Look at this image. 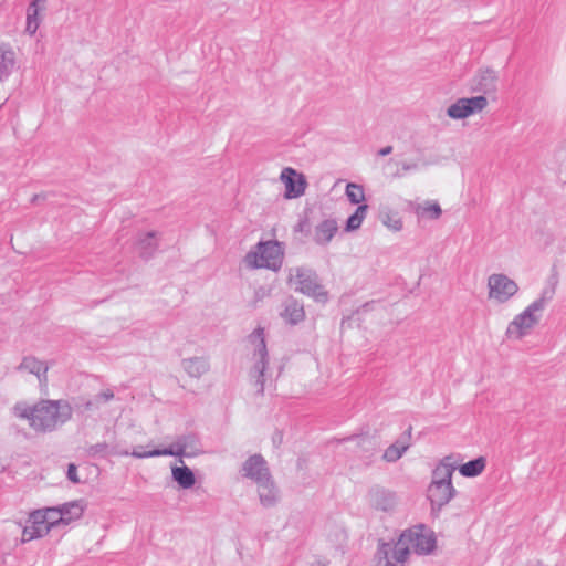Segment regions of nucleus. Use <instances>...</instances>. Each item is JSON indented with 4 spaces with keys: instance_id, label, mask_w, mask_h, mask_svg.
Returning a JSON list of instances; mask_svg holds the SVG:
<instances>
[{
    "instance_id": "1",
    "label": "nucleus",
    "mask_w": 566,
    "mask_h": 566,
    "mask_svg": "<svg viewBox=\"0 0 566 566\" xmlns=\"http://www.w3.org/2000/svg\"><path fill=\"white\" fill-rule=\"evenodd\" d=\"M436 548L432 531L419 524L401 533L396 543H381L377 556L378 566H403L411 551L418 555L430 554Z\"/></svg>"
},
{
    "instance_id": "2",
    "label": "nucleus",
    "mask_w": 566,
    "mask_h": 566,
    "mask_svg": "<svg viewBox=\"0 0 566 566\" xmlns=\"http://www.w3.org/2000/svg\"><path fill=\"white\" fill-rule=\"evenodd\" d=\"M14 412L18 417L29 420L30 426L36 431H52L57 424L66 422L72 417L71 406L62 400H45L28 407L15 405Z\"/></svg>"
},
{
    "instance_id": "3",
    "label": "nucleus",
    "mask_w": 566,
    "mask_h": 566,
    "mask_svg": "<svg viewBox=\"0 0 566 566\" xmlns=\"http://www.w3.org/2000/svg\"><path fill=\"white\" fill-rule=\"evenodd\" d=\"M555 294L554 285L543 290L541 296L533 301L522 313L516 315L509 324L506 335L510 338L521 339L539 323L544 310Z\"/></svg>"
},
{
    "instance_id": "4",
    "label": "nucleus",
    "mask_w": 566,
    "mask_h": 566,
    "mask_svg": "<svg viewBox=\"0 0 566 566\" xmlns=\"http://www.w3.org/2000/svg\"><path fill=\"white\" fill-rule=\"evenodd\" d=\"M284 260L283 244L275 240L259 242L254 250L245 255V264L253 269H269L277 271Z\"/></svg>"
},
{
    "instance_id": "5",
    "label": "nucleus",
    "mask_w": 566,
    "mask_h": 566,
    "mask_svg": "<svg viewBox=\"0 0 566 566\" xmlns=\"http://www.w3.org/2000/svg\"><path fill=\"white\" fill-rule=\"evenodd\" d=\"M248 343L252 347V359L254 361L251 374L255 377L258 392L262 394L265 384V370L268 366V348L263 327H256L249 336Z\"/></svg>"
},
{
    "instance_id": "6",
    "label": "nucleus",
    "mask_w": 566,
    "mask_h": 566,
    "mask_svg": "<svg viewBox=\"0 0 566 566\" xmlns=\"http://www.w3.org/2000/svg\"><path fill=\"white\" fill-rule=\"evenodd\" d=\"M202 452L201 442L198 434L190 432L180 434L167 448L153 449L148 455H170L193 458Z\"/></svg>"
},
{
    "instance_id": "7",
    "label": "nucleus",
    "mask_w": 566,
    "mask_h": 566,
    "mask_svg": "<svg viewBox=\"0 0 566 566\" xmlns=\"http://www.w3.org/2000/svg\"><path fill=\"white\" fill-rule=\"evenodd\" d=\"M50 513H55L54 509H46L45 511H34L29 515L27 525L22 531V542H30L35 538L42 537L50 532L55 525L52 521Z\"/></svg>"
},
{
    "instance_id": "8",
    "label": "nucleus",
    "mask_w": 566,
    "mask_h": 566,
    "mask_svg": "<svg viewBox=\"0 0 566 566\" xmlns=\"http://www.w3.org/2000/svg\"><path fill=\"white\" fill-rule=\"evenodd\" d=\"M486 105L488 99L484 96L461 98L448 108V115L455 119L465 118L470 115L483 111Z\"/></svg>"
},
{
    "instance_id": "9",
    "label": "nucleus",
    "mask_w": 566,
    "mask_h": 566,
    "mask_svg": "<svg viewBox=\"0 0 566 566\" xmlns=\"http://www.w3.org/2000/svg\"><path fill=\"white\" fill-rule=\"evenodd\" d=\"M280 178L285 186V198H298L305 192V177L302 174H298L295 169L290 167L284 168L281 172Z\"/></svg>"
},
{
    "instance_id": "10",
    "label": "nucleus",
    "mask_w": 566,
    "mask_h": 566,
    "mask_svg": "<svg viewBox=\"0 0 566 566\" xmlns=\"http://www.w3.org/2000/svg\"><path fill=\"white\" fill-rule=\"evenodd\" d=\"M242 475L251 479L255 483L270 476L266 461L261 454H253L249 457L242 464Z\"/></svg>"
},
{
    "instance_id": "11",
    "label": "nucleus",
    "mask_w": 566,
    "mask_h": 566,
    "mask_svg": "<svg viewBox=\"0 0 566 566\" xmlns=\"http://www.w3.org/2000/svg\"><path fill=\"white\" fill-rule=\"evenodd\" d=\"M455 490L453 485L431 483L428 489V499L431 502L432 511H440L453 497Z\"/></svg>"
},
{
    "instance_id": "12",
    "label": "nucleus",
    "mask_w": 566,
    "mask_h": 566,
    "mask_svg": "<svg viewBox=\"0 0 566 566\" xmlns=\"http://www.w3.org/2000/svg\"><path fill=\"white\" fill-rule=\"evenodd\" d=\"M17 370L28 371L32 375H35L40 384H44L48 380L49 366L34 356L23 357L20 365L17 367Z\"/></svg>"
},
{
    "instance_id": "13",
    "label": "nucleus",
    "mask_w": 566,
    "mask_h": 566,
    "mask_svg": "<svg viewBox=\"0 0 566 566\" xmlns=\"http://www.w3.org/2000/svg\"><path fill=\"white\" fill-rule=\"evenodd\" d=\"M55 513H50L52 521L56 523L69 524L72 520L78 518L83 514V507L77 502L65 503Z\"/></svg>"
},
{
    "instance_id": "14",
    "label": "nucleus",
    "mask_w": 566,
    "mask_h": 566,
    "mask_svg": "<svg viewBox=\"0 0 566 566\" xmlns=\"http://www.w3.org/2000/svg\"><path fill=\"white\" fill-rule=\"evenodd\" d=\"M411 427L401 434V437L391 446H389L384 452V460L387 462H396L402 454L408 450L410 446Z\"/></svg>"
},
{
    "instance_id": "15",
    "label": "nucleus",
    "mask_w": 566,
    "mask_h": 566,
    "mask_svg": "<svg viewBox=\"0 0 566 566\" xmlns=\"http://www.w3.org/2000/svg\"><path fill=\"white\" fill-rule=\"evenodd\" d=\"M369 499L370 503L381 511H389L395 505V494L384 488H373L369 491Z\"/></svg>"
},
{
    "instance_id": "16",
    "label": "nucleus",
    "mask_w": 566,
    "mask_h": 566,
    "mask_svg": "<svg viewBox=\"0 0 566 566\" xmlns=\"http://www.w3.org/2000/svg\"><path fill=\"white\" fill-rule=\"evenodd\" d=\"M260 502L263 506H273L277 501V491L271 475L256 483Z\"/></svg>"
},
{
    "instance_id": "17",
    "label": "nucleus",
    "mask_w": 566,
    "mask_h": 566,
    "mask_svg": "<svg viewBox=\"0 0 566 566\" xmlns=\"http://www.w3.org/2000/svg\"><path fill=\"white\" fill-rule=\"evenodd\" d=\"M281 315L291 325H296L305 317L304 306L294 298H287Z\"/></svg>"
},
{
    "instance_id": "18",
    "label": "nucleus",
    "mask_w": 566,
    "mask_h": 566,
    "mask_svg": "<svg viewBox=\"0 0 566 566\" xmlns=\"http://www.w3.org/2000/svg\"><path fill=\"white\" fill-rule=\"evenodd\" d=\"M455 465L451 462V458H444L432 472L431 483H441L452 485V474Z\"/></svg>"
},
{
    "instance_id": "19",
    "label": "nucleus",
    "mask_w": 566,
    "mask_h": 566,
    "mask_svg": "<svg viewBox=\"0 0 566 566\" xmlns=\"http://www.w3.org/2000/svg\"><path fill=\"white\" fill-rule=\"evenodd\" d=\"M182 367L190 377L199 378L209 370L210 364L205 357H192L184 359Z\"/></svg>"
},
{
    "instance_id": "20",
    "label": "nucleus",
    "mask_w": 566,
    "mask_h": 566,
    "mask_svg": "<svg viewBox=\"0 0 566 566\" xmlns=\"http://www.w3.org/2000/svg\"><path fill=\"white\" fill-rule=\"evenodd\" d=\"M171 476L172 480L181 488V489H190L196 483L195 473L187 465H175L171 468Z\"/></svg>"
},
{
    "instance_id": "21",
    "label": "nucleus",
    "mask_w": 566,
    "mask_h": 566,
    "mask_svg": "<svg viewBox=\"0 0 566 566\" xmlns=\"http://www.w3.org/2000/svg\"><path fill=\"white\" fill-rule=\"evenodd\" d=\"M337 230L338 227L335 220H324L316 227L314 240L318 244H326L331 242Z\"/></svg>"
},
{
    "instance_id": "22",
    "label": "nucleus",
    "mask_w": 566,
    "mask_h": 566,
    "mask_svg": "<svg viewBox=\"0 0 566 566\" xmlns=\"http://www.w3.org/2000/svg\"><path fill=\"white\" fill-rule=\"evenodd\" d=\"M518 285H489V298L497 304L506 302L517 292Z\"/></svg>"
},
{
    "instance_id": "23",
    "label": "nucleus",
    "mask_w": 566,
    "mask_h": 566,
    "mask_svg": "<svg viewBox=\"0 0 566 566\" xmlns=\"http://www.w3.org/2000/svg\"><path fill=\"white\" fill-rule=\"evenodd\" d=\"M486 461L483 457H478L459 467V472L465 478H475L485 469Z\"/></svg>"
},
{
    "instance_id": "24",
    "label": "nucleus",
    "mask_w": 566,
    "mask_h": 566,
    "mask_svg": "<svg viewBox=\"0 0 566 566\" xmlns=\"http://www.w3.org/2000/svg\"><path fill=\"white\" fill-rule=\"evenodd\" d=\"M44 0H34L28 10L27 17V31L30 34H34L39 28L38 15L39 12L44 10Z\"/></svg>"
},
{
    "instance_id": "25",
    "label": "nucleus",
    "mask_w": 566,
    "mask_h": 566,
    "mask_svg": "<svg viewBox=\"0 0 566 566\" xmlns=\"http://www.w3.org/2000/svg\"><path fill=\"white\" fill-rule=\"evenodd\" d=\"M296 291L312 297L317 303L325 304L328 300V293L325 290V285H298Z\"/></svg>"
},
{
    "instance_id": "26",
    "label": "nucleus",
    "mask_w": 566,
    "mask_h": 566,
    "mask_svg": "<svg viewBox=\"0 0 566 566\" xmlns=\"http://www.w3.org/2000/svg\"><path fill=\"white\" fill-rule=\"evenodd\" d=\"M14 64V53L11 50L0 46V81L11 74Z\"/></svg>"
},
{
    "instance_id": "27",
    "label": "nucleus",
    "mask_w": 566,
    "mask_h": 566,
    "mask_svg": "<svg viewBox=\"0 0 566 566\" xmlns=\"http://www.w3.org/2000/svg\"><path fill=\"white\" fill-rule=\"evenodd\" d=\"M366 214H367V206L366 205H361L359 206L355 213L352 214L348 220H347V223H346V231H354L356 229H358L364 219L366 218Z\"/></svg>"
},
{
    "instance_id": "28",
    "label": "nucleus",
    "mask_w": 566,
    "mask_h": 566,
    "mask_svg": "<svg viewBox=\"0 0 566 566\" xmlns=\"http://www.w3.org/2000/svg\"><path fill=\"white\" fill-rule=\"evenodd\" d=\"M417 214L422 218L437 219L441 214V208L437 202H426L417 207Z\"/></svg>"
},
{
    "instance_id": "29",
    "label": "nucleus",
    "mask_w": 566,
    "mask_h": 566,
    "mask_svg": "<svg viewBox=\"0 0 566 566\" xmlns=\"http://www.w3.org/2000/svg\"><path fill=\"white\" fill-rule=\"evenodd\" d=\"M346 195L352 203H360L365 199V192L363 187L356 184L347 185Z\"/></svg>"
},
{
    "instance_id": "30",
    "label": "nucleus",
    "mask_w": 566,
    "mask_h": 566,
    "mask_svg": "<svg viewBox=\"0 0 566 566\" xmlns=\"http://www.w3.org/2000/svg\"><path fill=\"white\" fill-rule=\"evenodd\" d=\"M87 453L90 457L106 458L112 453L111 447L106 442H99L88 448Z\"/></svg>"
},
{
    "instance_id": "31",
    "label": "nucleus",
    "mask_w": 566,
    "mask_h": 566,
    "mask_svg": "<svg viewBox=\"0 0 566 566\" xmlns=\"http://www.w3.org/2000/svg\"><path fill=\"white\" fill-rule=\"evenodd\" d=\"M384 223L386 227L394 231H398L402 228V222L396 214H386Z\"/></svg>"
},
{
    "instance_id": "32",
    "label": "nucleus",
    "mask_w": 566,
    "mask_h": 566,
    "mask_svg": "<svg viewBox=\"0 0 566 566\" xmlns=\"http://www.w3.org/2000/svg\"><path fill=\"white\" fill-rule=\"evenodd\" d=\"M115 395L112 389L106 388L102 390L99 394L94 396L95 401L101 406L103 403L108 402L109 400L114 399Z\"/></svg>"
},
{
    "instance_id": "33",
    "label": "nucleus",
    "mask_w": 566,
    "mask_h": 566,
    "mask_svg": "<svg viewBox=\"0 0 566 566\" xmlns=\"http://www.w3.org/2000/svg\"><path fill=\"white\" fill-rule=\"evenodd\" d=\"M151 450L149 451H145L143 450V447H136L132 453H128V452H124L123 454L125 455H128L130 454L132 457L136 458V459H145V458H154L155 455H148V453H150Z\"/></svg>"
},
{
    "instance_id": "34",
    "label": "nucleus",
    "mask_w": 566,
    "mask_h": 566,
    "mask_svg": "<svg viewBox=\"0 0 566 566\" xmlns=\"http://www.w3.org/2000/svg\"><path fill=\"white\" fill-rule=\"evenodd\" d=\"M67 479L73 483H80V478L77 474V467L74 463H70L66 471Z\"/></svg>"
},
{
    "instance_id": "35",
    "label": "nucleus",
    "mask_w": 566,
    "mask_h": 566,
    "mask_svg": "<svg viewBox=\"0 0 566 566\" xmlns=\"http://www.w3.org/2000/svg\"><path fill=\"white\" fill-rule=\"evenodd\" d=\"M84 409L86 411H92V410H98L99 409V405L95 401V399H91L88 401L85 402L84 405Z\"/></svg>"
},
{
    "instance_id": "36",
    "label": "nucleus",
    "mask_w": 566,
    "mask_h": 566,
    "mask_svg": "<svg viewBox=\"0 0 566 566\" xmlns=\"http://www.w3.org/2000/svg\"><path fill=\"white\" fill-rule=\"evenodd\" d=\"M505 277L501 274H495V275H492L489 280V283H495V284H499V283H505Z\"/></svg>"
},
{
    "instance_id": "37",
    "label": "nucleus",
    "mask_w": 566,
    "mask_h": 566,
    "mask_svg": "<svg viewBox=\"0 0 566 566\" xmlns=\"http://www.w3.org/2000/svg\"><path fill=\"white\" fill-rule=\"evenodd\" d=\"M391 150H392V147L391 146H387V147H385V148L379 150V155L380 156H386V155L390 154Z\"/></svg>"
}]
</instances>
